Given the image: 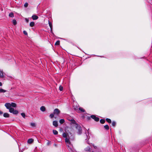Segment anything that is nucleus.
<instances>
[{
    "mask_svg": "<svg viewBox=\"0 0 152 152\" xmlns=\"http://www.w3.org/2000/svg\"><path fill=\"white\" fill-rule=\"evenodd\" d=\"M3 113L2 112H1V111H0V114H2Z\"/></svg>",
    "mask_w": 152,
    "mask_h": 152,
    "instance_id": "a19ab883",
    "label": "nucleus"
},
{
    "mask_svg": "<svg viewBox=\"0 0 152 152\" xmlns=\"http://www.w3.org/2000/svg\"><path fill=\"white\" fill-rule=\"evenodd\" d=\"M54 114H51L50 115V117L51 118H53L54 117Z\"/></svg>",
    "mask_w": 152,
    "mask_h": 152,
    "instance_id": "f704fd0d",
    "label": "nucleus"
},
{
    "mask_svg": "<svg viewBox=\"0 0 152 152\" xmlns=\"http://www.w3.org/2000/svg\"><path fill=\"white\" fill-rule=\"evenodd\" d=\"M9 112L10 113H12L13 114L15 115L17 114L18 113V110H15L13 108L10 109Z\"/></svg>",
    "mask_w": 152,
    "mask_h": 152,
    "instance_id": "f03ea898",
    "label": "nucleus"
},
{
    "mask_svg": "<svg viewBox=\"0 0 152 152\" xmlns=\"http://www.w3.org/2000/svg\"><path fill=\"white\" fill-rule=\"evenodd\" d=\"M9 17H10L11 18H13L14 17V14L12 12L10 13L9 15Z\"/></svg>",
    "mask_w": 152,
    "mask_h": 152,
    "instance_id": "412c9836",
    "label": "nucleus"
},
{
    "mask_svg": "<svg viewBox=\"0 0 152 152\" xmlns=\"http://www.w3.org/2000/svg\"><path fill=\"white\" fill-rule=\"evenodd\" d=\"M12 23L14 25H15L17 24V21L16 20H12Z\"/></svg>",
    "mask_w": 152,
    "mask_h": 152,
    "instance_id": "c756f323",
    "label": "nucleus"
},
{
    "mask_svg": "<svg viewBox=\"0 0 152 152\" xmlns=\"http://www.w3.org/2000/svg\"><path fill=\"white\" fill-rule=\"evenodd\" d=\"M6 92V91L2 88H0V93H4Z\"/></svg>",
    "mask_w": 152,
    "mask_h": 152,
    "instance_id": "a211bd4d",
    "label": "nucleus"
},
{
    "mask_svg": "<svg viewBox=\"0 0 152 152\" xmlns=\"http://www.w3.org/2000/svg\"><path fill=\"white\" fill-rule=\"evenodd\" d=\"M53 125L55 127H56L58 126V122L56 121H54L53 122Z\"/></svg>",
    "mask_w": 152,
    "mask_h": 152,
    "instance_id": "6e6552de",
    "label": "nucleus"
},
{
    "mask_svg": "<svg viewBox=\"0 0 152 152\" xmlns=\"http://www.w3.org/2000/svg\"><path fill=\"white\" fill-rule=\"evenodd\" d=\"M49 21V22H48V23H49V26L50 27V29H51V31H52V23H51V22H50L49 20L48 21Z\"/></svg>",
    "mask_w": 152,
    "mask_h": 152,
    "instance_id": "dca6fc26",
    "label": "nucleus"
},
{
    "mask_svg": "<svg viewBox=\"0 0 152 152\" xmlns=\"http://www.w3.org/2000/svg\"><path fill=\"white\" fill-rule=\"evenodd\" d=\"M106 121L109 123H111V121L110 119L107 118L106 119Z\"/></svg>",
    "mask_w": 152,
    "mask_h": 152,
    "instance_id": "393cba45",
    "label": "nucleus"
},
{
    "mask_svg": "<svg viewBox=\"0 0 152 152\" xmlns=\"http://www.w3.org/2000/svg\"><path fill=\"white\" fill-rule=\"evenodd\" d=\"M104 127L105 129L106 130H108L109 129V126L108 125H106L104 126Z\"/></svg>",
    "mask_w": 152,
    "mask_h": 152,
    "instance_id": "4be33fe9",
    "label": "nucleus"
},
{
    "mask_svg": "<svg viewBox=\"0 0 152 152\" xmlns=\"http://www.w3.org/2000/svg\"><path fill=\"white\" fill-rule=\"evenodd\" d=\"M11 107H16V104L13 102H12L10 104Z\"/></svg>",
    "mask_w": 152,
    "mask_h": 152,
    "instance_id": "ddd939ff",
    "label": "nucleus"
},
{
    "mask_svg": "<svg viewBox=\"0 0 152 152\" xmlns=\"http://www.w3.org/2000/svg\"><path fill=\"white\" fill-rule=\"evenodd\" d=\"M79 109L81 111L83 112H84L85 111V110L84 109H83L82 108L80 107Z\"/></svg>",
    "mask_w": 152,
    "mask_h": 152,
    "instance_id": "cd10ccee",
    "label": "nucleus"
},
{
    "mask_svg": "<svg viewBox=\"0 0 152 152\" xmlns=\"http://www.w3.org/2000/svg\"><path fill=\"white\" fill-rule=\"evenodd\" d=\"M21 116L24 118H25L26 116V115L25 113H22L21 114Z\"/></svg>",
    "mask_w": 152,
    "mask_h": 152,
    "instance_id": "7c9ffc66",
    "label": "nucleus"
},
{
    "mask_svg": "<svg viewBox=\"0 0 152 152\" xmlns=\"http://www.w3.org/2000/svg\"><path fill=\"white\" fill-rule=\"evenodd\" d=\"M2 86V84L1 82H0V86Z\"/></svg>",
    "mask_w": 152,
    "mask_h": 152,
    "instance_id": "ea45409f",
    "label": "nucleus"
},
{
    "mask_svg": "<svg viewBox=\"0 0 152 152\" xmlns=\"http://www.w3.org/2000/svg\"><path fill=\"white\" fill-rule=\"evenodd\" d=\"M59 90H60L61 91L63 90V87L62 86H59Z\"/></svg>",
    "mask_w": 152,
    "mask_h": 152,
    "instance_id": "72a5a7b5",
    "label": "nucleus"
},
{
    "mask_svg": "<svg viewBox=\"0 0 152 152\" xmlns=\"http://www.w3.org/2000/svg\"><path fill=\"white\" fill-rule=\"evenodd\" d=\"M116 125V123L114 121H113L112 123V125L113 126H115Z\"/></svg>",
    "mask_w": 152,
    "mask_h": 152,
    "instance_id": "2f4dec72",
    "label": "nucleus"
},
{
    "mask_svg": "<svg viewBox=\"0 0 152 152\" xmlns=\"http://www.w3.org/2000/svg\"><path fill=\"white\" fill-rule=\"evenodd\" d=\"M32 126H35V124L34 123H31L30 124Z\"/></svg>",
    "mask_w": 152,
    "mask_h": 152,
    "instance_id": "473e14b6",
    "label": "nucleus"
},
{
    "mask_svg": "<svg viewBox=\"0 0 152 152\" xmlns=\"http://www.w3.org/2000/svg\"><path fill=\"white\" fill-rule=\"evenodd\" d=\"M64 119H61L59 121V122L61 124H63L64 122Z\"/></svg>",
    "mask_w": 152,
    "mask_h": 152,
    "instance_id": "aec40b11",
    "label": "nucleus"
},
{
    "mask_svg": "<svg viewBox=\"0 0 152 152\" xmlns=\"http://www.w3.org/2000/svg\"><path fill=\"white\" fill-rule=\"evenodd\" d=\"M4 117L5 118H8L9 117V114L7 113H5L3 114Z\"/></svg>",
    "mask_w": 152,
    "mask_h": 152,
    "instance_id": "4468645a",
    "label": "nucleus"
},
{
    "mask_svg": "<svg viewBox=\"0 0 152 152\" xmlns=\"http://www.w3.org/2000/svg\"><path fill=\"white\" fill-rule=\"evenodd\" d=\"M63 136V137L66 138V137H67V134L65 133H64L63 134H62Z\"/></svg>",
    "mask_w": 152,
    "mask_h": 152,
    "instance_id": "a878e982",
    "label": "nucleus"
},
{
    "mask_svg": "<svg viewBox=\"0 0 152 152\" xmlns=\"http://www.w3.org/2000/svg\"><path fill=\"white\" fill-rule=\"evenodd\" d=\"M91 147L90 146H88L85 148V150L86 151H89L90 150Z\"/></svg>",
    "mask_w": 152,
    "mask_h": 152,
    "instance_id": "9b49d317",
    "label": "nucleus"
},
{
    "mask_svg": "<svg viewBox=\"0 0 152 152\" xmlns=\"http://www.w3.org/2000/svg\"><path fill=\"white\" fill-rule=\"evenodd\" d=\"M0 77L1 78H3L4 77L3 72L1 70H0Z\"/></svg>",
    "mask_w": 152,
    "mask_h": 152,
    "instance_id": "f8f14e48",
    "label": "nucleus"
},
{
    "mask_svg": "<svg viewBox=\"0 0 152 152\" xmlns=\"http://www.w3.org/2000/svg\"><path fill=\"white\" fill-rule=\"evenodd\" d=\"M60 44V41L59 40L57 41L55 43V45H59Z\"/></svg>",
    "mask_w": 152,
    "mask_h": 152,
    "instance_id": "bb28decb",
    "label": "nucleus"
},
{
    "mask_svg": "<svg viewBox=\"0 0 152 152\" xmlns=\"http://www.w3.org/2000/svg\"><path fill=\"white\" fill-rule=\"evenodd\" d=\"M76 128L78 129V133L80 134L82 133V129L81 127L78 125L76 126Z\"/></svg>",
    "mask_w": 152,
    "mask_h": 152,
    "instance_id": "7ed1b4c3",
    "label": "nucleus"
},
{
    "mask_svg": "<svg viewBox=\"0 0 152 152\" xmlns=\"http://www.w3.org/2000/svg\"><path fill=\"white\" fill-rule=\"evenodd\" d=\"M33 140L32 139H29L28 140L27 142L29 144H31L33 142Z\"/></svg>",
    "mask_w": 152,
    "mask_h": 152,
    "instance_id": "9d476101",
    "label": "nucleus"
},
{
    "mask_svg": "<svg viewBox=\"0 0 152 152\" xmlns=\"http://www.w3.org/2000/svg\"><path fill=\"white\" fill-rule=\"evenodd\" d=\"M34 25V22H31L30 23V26L33 27Z\"/></svg>",
    "mask_w": 152,
    "mask_h": 152,
    "instance_id": "6ab92c4d",
    "label": "nucleus"
},
{
    "mask_svg": "<svg viewBox=\"0 0 152 152\" xmlns=\"http://www.w3.org/2000/svg\"><path fill=\"white\" fill-rule=\"evenodd\" d=\"M71 124H75L76 125V126H77V125H78L77 124H76V121L73 119L71 121Z\"/></svg>",
    "mask_w": 152,
    "mask_h": 152,
    "instance_id": "2eb2a0df",
    "label": "nucleus"
},
{
    "mask_svg": "<svg viewBox=\"0 0 152 152\" xmlns=\"http://www.w3.org/2000/svg\"><path fill=\"white\" fill-rule=\"evenodd\" d=\"M100 122L102 124H104L105 123V121L104 119H101L100 120Z\"/></svg>",
    "mask_w": 152,
    "mask_h": 152,
    "instance_id": "5701e85b",
    "label": "nucleus"
},
{
    "mask_svg": "<svg viewBox=\"0 0 152 152\" xmlns=\"http://www.w3.org/2000/svg\"><path fill=\"white\" fill-rule=\"evenodd\" d=\"M60 110L56 108L54 110L53 113L55 114L58 115L60 113Z\"/></svg>",
    "mask_w": 152,
    "mask_h": 152,
    "instance_id": "39448f33",
    "label": "nucleus"
},
{
    "mask_svg": "<svg viewBox=\"0 0 152 152\" xmlns=\"http://www.w3.org/2000/svg\"><path fill=\"white\" fill-rule=\"evenodd\" d=\"M73 119V118L71 117H69L67 118V119L68 120L70 121H71L72 120V119Z\"/></svg>",
    "mask_w": 152,
    "mask_h": 152,
    "instance_id": "c85d7f7f",
    "label": "nucleus"
},
{
    "mask_svg": "<svg viewBox=\"0 0 152 152\" xmlns=\"http://www.w3.org/2000/svg\"><path fill=\"white\" fill-rule=\"evenodd\" d=\"M91 118L94 119L96 121H98L99 120V118L98 117H96L95 115H91L90 117H88V120H89Z\"/></svg>",
    "mask_w": 152,
    "mask_h": 152,
    "instance_id": "f257e3e1",
    "label": "nucleus"
},
{
    "mask_svg": "<svg viewBox=\"0 0 152 152\" xmlns=\"http://www.w3.org/2000/svg\"><path fill=\"white\" fill-rule=\"evenodd\" d=\"M25 20L26 21V22L28 23V21H29V19H28V18H25Z\"/></svg>",
    "mask_w": 152,
    "mask_h": 152,
    "instance_id": "4c0bfd02",
    "label": "nucleus"
},
{
    "mask_svg": "<svg viewBox=\"0 0 152 152\" xmlns=\"http://www.w3.org/2000/svg\"><path fill=\"white\" fill-rule=\"evenodd\" d=\"M23 34H25V35H27V32L25 31H23Z\"/></svg>",
    "mask_w": 152,
    "mask_h": 152,
    "instance_id": "e433bc0d",
    "label": "nucleus"
},
{
    "mask_svg": "<svg viewBox=\"0 0 152 152\" xmlns=\"http://www.w3.org/2000/svg\"><path fill=\"white\" fill-rule=\"evenodd\" d=\"M32 18L33 20H36L38 19V17L36 15H34L32 16Z\"/></svg>",
    "mask_w": 152,
    "mask_h": 152,
    "instance_id": "0eeeda50",
    "label": "nucleus"
},
{
    "mask_svg": "<svg viewBox=\"0 0 152 152\" xmlns=\"http://www.w3.org/2000/svg\"><path fill=\"white\" fill-rule=\"evenodd\" d=\"M68 149L70 152H72V148L69 145H67Z\"/></svg>",
    "mask_w": 152,
    "mask_h": 152,
    "instance_id": "f3484780",
    "label": "nucleus"
},
{
    "mask_svg": "<svg viewBox=\"0 0 152 152\" xmlns=\"http://www.w3.org/2000/svg\"><path fill=\"white\" fill-rule=\"evenodd\" d=\"M28 3H26L24 4V6L25 7H28Z\"/></svg>",
    "mask_w": 152,
    "mask_h": 152,
    "instance_id": "c9c22d12",
    "label": "nucleus"
},
{
    "mask_svg": "<svg viewBox=\"0 0 152 152\" xmlns=\"http://www.w3.org/2000/svg\"><path fill=\"white\" fill-rule=\"evenodd\" d=\"M65 140L66 142L68 143L69 145H71L72 146V145L71 144V142L69 141V138L67 137H66L65 138Z\"/></svg>",
    "mask_w": 152,
    "mask_h": 152,
    "instance_id": "423d86ee",
    "label": "nucleus"
},
{
    "mask_svg": "<svg viewBox=\"0 0 152 152\" xmlns=\"http://www.w3.org/2000/svg\"><path fill=\"white\" fill-rule=\"evenodd\" d=\"M40 110L42 112H45V111L46 108L44 106H42L40 108Z\"/></svg>",
    "mask_w": 152,
    "mask_h": 152,
    "instance_id": "1a4fd4ad",
    "label": "nucleus"
},
{
    "mask_svg": "<svg viewBox=\"0 0 152 152\" xmlns=\"http://www.w3.org/2000/svg\"><path fill=\"white\" fill-rule=\"evenodd\" d=\"M53 133L55 135H56L58 134V132L56 130H53Z\"/></svg>",
    "mask_w": 152,
    "mask_h": 152,
    "instance_id": "b1692460",
    "label": "nucleus"
},
{
    "mask_svg": "<svg viewBox=\"0 0 152 152\" xmlns=\"http://www.w3.org/2000/svg\"><path fill=\"white\" fill-rule=\"evenodd\" d=\"M10 103H5V106L7 109H9V111H10V108H12L11 107V105L10 104Z\"/></svg>",
    "mask_w": 152,
    "mask_h": 152,
    "instance_id": "20e7f679",
    "label": "nucleus"
},
{
    "mask_svg": "<svg viewBox=\"0 0 152 152\" xmlns=\"http://www.w3.org/2000/svg\"><path fill=\"white\" fill-rule=\"evenodd\" d=\"M50 144V142L49 141H48V142L47 143V144L48 145H49Z\"/></svg>",
    "mask_w": 152,
    "mask_h": 152,
    "instance_id": "58836bf2",
    "label": "nucleus"
}]
</instances>
